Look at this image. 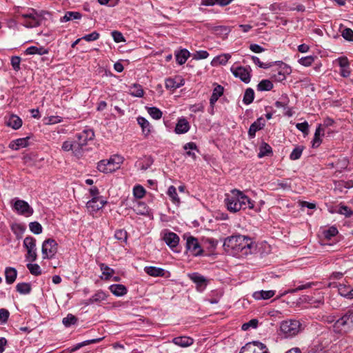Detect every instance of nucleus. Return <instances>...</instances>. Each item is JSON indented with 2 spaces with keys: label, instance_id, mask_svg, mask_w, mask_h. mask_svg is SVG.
Wrapping results in <instances>:
<instances>
[{
  "label": "nucleus",
  "instance_id": "f257e3e1",
  "mask_svg": "<svg viewBox=\"0 0 353 353\" xmlns=\"http://www.w3.org/2000/svg\"><path fill=\"white\" fill-rule=\"evenodd\" d=\"M223 246L228 254L243 257L252 252L253 242L246 236L237 234L226 238Z\"/></svg>",
  "mask_w": 353,
  "mask_h": 353
},
{
  "label": "nucleus",
  "instance_id": "f03ea898",
  "mask_svg": "<svg viewBox=\"0 0 353 353\" xmlns=\"http://www.w3.org/2000/svg\"><path fill=\"white\" fill-rule=\"evenodd\" d=\"M225 203L228 210L231 212L254 208V204L250 199L236 189L232 190L230 194H226Z\"/></svg>",
  "mask_w": 353,
  "mask_h": 353
},
{
  "label": "nucleus",
  "instance_id": "7ed1b4c3",
  "mask_svg": "<svg viewBox=\"0 0 353 353\" xmlns=\"http://www.w3.org/2000/svg\"><path fill=\"white\" fill-rule=\"evenodd\" d=\"M18 13L21 24L28 28H32L41 25L42 19L47 12L43 10L37 11L34 8H29L26 12H19Z\"/></svg>",
  "mask_w": 353,
  "mask_h": 353
},
{
  "label": "nucleus",
  "instance_id": "20e7f679",
  "mask_svg": "<svg viewBox=\"0 0 353 353\" xmlns=\"http://www.w3.org/2000/svg\"><path fill=\"white\" fill-rule=\"evenodd\" d=\"M270 69V78L274 81L281 82L286 78V74H289V68L282 61H276L274 63H266V70Z\"/></svg>",
  "mask_w": 353,
  "mask_h": 353
},
{
  "label": "nucleus",
  "instance_id": "39448f33",
  "mask_svg": "<svg viewBox=\"0 0 353 353\" xmlns=\"http://www.w3.org/2000/svg\"><path fill=\"white\" fill-rule=\"evenodd\" d=\"M336 333L345 334L353 329V310H348L333 325Z\"/></svg>",
  "mask_w": 353,
  "mask_h": 353
},
{
  "label": "nucleus",
  "instance_id": "423d86ee",
  "mask_svg": "<svg viewBox=\"0 0 353 353\" xmlns=\"http://www.w3.org/2000/svg\"><path fill=\"white\" fill-rule=\"evenodd\" d=\"M123 162V157L115 154L111 157L109 159H104L100 161L97 164V169L99 171L103 173L112 172L120 168V165Z\"/></svg>",
  "mask_w": 353,
  "mask_h": 353
},
{
  "label": "nucleus",
  "instance_id": "0eeeda50",
  "mask_svg": "<svg viewBox=\"0 0 353 353\" xmlns=\"http://www.w3.org/2000/svg\"><path fill=\"white\" fill-rule=\"evenodd\" d=\"M281 331L285 337H292L298 334L302 330V324L298 320L283 321L280 325Z\"/></svg>",
  "mask_w": 353,
  "mask_h": 353
},
{
  "label": "nucleus",
  "instance_id": "6e6552de",
  "mask_svg": "<svg viewBox=\"0 0 353 353\" xmlns=\"http://www.w3.org/2000/svg\"><path fill=\"white\" fill-rule=\"evenodd\" d=\"M12 210L18 214L29 217L34 213L33 208L24 200L14 198L11 201Z\"/></svg>",
  "mask_w": 353,
  "mask_h": 353
},
{
  "label": "nucleus",
  "instance_id": "1a4fd4ad",
  "mask_svg": "<svg viewBox=\"0 0 353 353\" xmlns=\"http://www.w3.org/2000/svg\"><path fill=\"white\" fill-rule=\"evenodd\" d=\"M23 246L27 250L26 259L30 262L35 261L37 257L36 239L32 236H26L23 240Z\"/></svg>",
  "mask_w": 353,
  "mask_h": 353
},
{
  "label": "nucleus",
  "instance_id": "9d476101",
  "mask_svg": "<svg viewBox=\"0 0 353 353\" xmlns=\"http://www.w3.org/2000/svg\"><path fill=\"white\" fill-rule=\"evenodd\" d=\"M56 241L52 239H48L43 241L42 244V255L43 259H52L57 252Z\"/></svg>",
  "mask_w": 353,
  "mask_h": 353
},
{
  "label": "nucleus",
  "instance_id": "9b49d317",
  "mask_svg": "<svg viewBox=\"0 0 353 353\" xmlns=\"http://www.w3.org/2000/svg\"><path fill=\"white\" fill-rule=\"evenodd\" d=\"M186 248L187 250L194 256H201L203 252L197 239L194 236L188 237L186 241Z\"/></svg>",
  "mask_w": 353,
  "mask_h": 353
},
{
  "label": "nucleus",
  "instance_id": "f8f14e48",
  "mask_svg": "<svg viewBox=\"0 0 353 353\" xmlns=\"http://www.w3.org/2000/svg\"><path fill=\"white\" fill-rule=\"evenodd\" d=\"M231 72L235 77L239 78L242 81L248 83L250 81V68L242 66L232 67Z\"/></svg>",
  "mask_w": 353,
  "mask_h": 353
},
{
  "label": "nucleus",
  "instance_id": "ddd939ff",
  "mask_svg": "<svg viewBox=\"0 0 353 353\" xmlns=\"http://www.w3.org/2000/svg\"><path fill=\"white\" fill-rule=\"evenodd\" d=\"M190 279L196 285L198 291L202 292L208 284L207 279L198 272L189 274Z\"/></svg>",
  "mask_w": 353,
  "mask_h": 353
},
{
  "label": "nucleus",
  "instance_id": "4468645a",
  "mask_svg": "<svg viewBox=\"0 0 353 353\" xmlns=\"http://www.w3.org/2000/svg\"><path fill=\"white\" fill-rule=\"evenodd\" d=\"M94 137V132L92 129H85L75 135V138L83 144V147L88 144V141L93 140Z\"/></svg>",
  "mask_w": 353,
  "mask_h": 353
},
{
  "label": "nucleus",
  "instance_id": "2eb2a0df",
  "mask_svg": "<svg viewBox=\"0 0 353 353\" xmlns=\"http://www.w3.org/2000/svg\"><path fill=\"white\" fill-rule=\"evenodd\" d=\"M105 203L106 201L102 198H92L87 202L86 208L90 212L93 213L101 209Z\"/></svg>",
  "mask_w": 353,
  "mask_h": 353
},
{
  "label": "nucleus",
  "instance_id": "dca6fc26",
  "mask_svg": "<svg viewBox=\"0 0 353 353\" xmlns=\"http://www.w3.org/2000/svg\"><path fill=\"white\" fill-rule=\"evenodd\" d=\"M144 271L148 275L154 277H167V274H169L165 270L155 266H146L144 268Z\"/></svg>",
  "mask_w": 353,
  "mask_h": 353
},
{
  "label": "nucleus",
  "instance_id": "f3484780",
  "mask_svg": "<svg viewBox=\"0 0 353 353\" xmlns=\"http://www.w3.org/2000/svg\"><path fill=\"white\" fill-rule=\"evenodd\" d=\"M163 240L172 250H174L179 244V237L176 234L169 232L164 234Z\"/></svg>",
  "mask_w": 353,
  "mask_h": 353
},
{
  "label": "nucleus",
  "instance_id": "a211bd4d",
  "mask_svg": "<svg viewBox=\"0 0 353 353\" xmlns=\"http://www.w3.org/2000/svg\"><path fill=\"white\" fill-rule=\"evenodd\" d=\"M265 346L263 343L254 341L252 345H247L241 350V353L244 352H252V353H265Z\"/></svg>",
  "mask_w": 353,
  "mask_h": 353
},
{
  "label": "nucleus",
  "instance_id": "6ab92c4d",
  "mask_svg": "<svg viewBox=\"0 0 353 353\" xmlns=\"http://www.w3.org/2000/svg\"><path fill=\"white\" fill-rule=\"evenodd\" d=\"M190 123L185 118L179 119L174 129L176 134H181L186 133L190 130Z\"/></svg>",
  "mask_w": 353,
  "mask_h": 353
},
{
  "label": "nucleus",
  "instance_id": "aec40b11",
  "mask_svg": "<svg viewBox=\"0 0 353 353\" xmlns=\"http://www.w3.org/2000/svg\"><path fill=\"white\" fill-rule=\"evenodd\" d=\"M265 123L262 117L259 118L250 127L248 130V136L250 139L255 137L256 132L263 128Z\"/></svg>",
  "mask_w": 353,
  "mask_h": 353
},
{
  "label": "nucleus",
  "instance_id": "412c9836",
  "mask_svg": "<svg viewBox=\"0 0 353 353\" xmlns=\"http://www.w3.org/2000/svg\"><path fill=\"white\" fill-rule=\"evenodd\" d=\"M172 343L176 345L180 346L181 347H187L194 343V339L189 336H181L174 337L172 339Z\"/></svg>",
  "mask_w": 353,
  "mask_h": 353
},
{
  "label": "nucleus",
  "instance_id": "4be33fe9",
  "mask_svg": "<svg viewBox=\"0 0 353 353\" xmlns=\"http://www.w3.org/2000/svg\"><path fill=\"white\" fill-rule=\"evenodd\" d=\"M224 88L221 85H216L213 89L212 94L210 99V104L212 108H214V104L218 101L219 97L223 94Z\"/></svg>",
  "mask_w": 353,
  "mask_h": 353
},
{
  "label": "nucleus",
  "instance_id": "5701e85b",
  "mask_svg": "<svg viewBox=\"0 0 353 353\" xmlns=\"http://www.w3.org/2000/svg\"><path fill=\"white\" fill-rule=\"evenodd\" d=\"M324 135V129L321 124L316 128L313 140L312 141V148H318L321 143V137Z\"/></svg>",
  "mask_w": 353,
  "mask_h": 353
},
{
  "label": "nucleus",
  "instance_id": "b1692460",
  "mask_svg": "<svg viewBox=\"0 0 353 353\" xmlns=\"http://www.w3.org/2000/svg\"><path fill=\"white\" fill-rule=\"evenodd\" d=\"M109 289L117 296H122L128 292L126 287L121 284H112L109 287Z\"/></svg>",
  "mask_w": 353,
  "mask_h": 353
},
{
  "label": "nucleus",
  "instance_id": "393cba45",
  "mask_svg": "<svg viewBox=\"0 0 353 353\" xmlns=\"http://www.w3.org/2000/svg\"><path fill=\"white\" fill-rule=\"evenodd\" d=\"M132 208L137 214L145 215L149 213L148 207L145 203L141 201H137L134 202Z\"/></svg>",
  "mask_w": 353,
  "mask_h": 353
},
{
  "label": "nucleus",
  "instance_id": "a878e982",
  "mask_svg": "<svg viewBox=\"0 0 353 353\" xmlns=\"http://www.w3.org/2000/svg\"><path fill=\"white\" fill-rule=\"evenodd\" d=\"M17 276V271L14 268L7 267L5 269L6 281L8 284L13 283Z\"/></svg>",
  "mask_w": 353,
  "mask_h": 353
},
{
  "label": "nucleus",
  "instance_id": "bb28decb",
  "mask_svg": "<svg viewBox=\"0 0 353 353\" xmlns=\"http://www.w3.org/2000/svg\"><path fill=\"white\" fill-rule=\"evenodd\" d=\"M190 55V52L186 49H182L180 51L176 52L175 57L177 63L179 65H183L186 62Z\"/></svg>",
  "mask_w": 353,
  "mask_h": 353
},
{
  "label": "nucleus",
  "instance_id": "cd10ccee",
  "mask_svg": "<svg viewBox=\"0 0 353 353\" xmlns=\"http://www.w3.org/2000/svg\"><path fill=\"white\" fill-rule=\"evenodd\" d=\"M107 294L101 291H97L94 295H92L88 300L87 304H93L94 303H99L105 301L107 299Z\"/></svg>",
  "mask_w": 353,
  "mask_h": 353
},
{
  "label": "nucleus",
  "instance_id": "c85d7f7f",
  "mask_svg": "<svg viewBox=\"0 0 353 353\" xmlns=\"http://www.w3.org/2000/svg\"><path fill=\"white\" fill-rule=\"evenodd\" d=\"M28 145V137L21 138L13 141L10 144V148L18 150L21 148H25Z\"/></svg>",
  "mask_w": 353,
  "mask_h": 353
},
{
  "label": "nucleus",
  "instance_id": "c756f323",
  "mask_svg": "<svg viewBox=\"0 0 353 353\" xmlns=\"http://www.w3.org/2000/svg\"><path fill=\"white\" fill-rule=\"evenodd\" d=\"M137 122L139 125L141 127L143 133L145 136L148 135L151 132V126L149 121L143 117H139L137 118Z\"/></svg>",
  "mask_w": 353,
  "mask_h": 353
},
{
  "label": "nucleus",
  "instance_id": "7c9ffc66",
  "mask_svg": "<svg viewBox=\"0 0 353 353\" xmlns=\"http://www.w3.org/2000/svg\"><path fill=\"white\" fill-rule=\"evenodd\" d=\"M49 52V50L48 49H46L43 47H37V46H30L29 48H28L26 50V53L27 54H39V55H43V54H46Z\"/></svg>",
  "mask_w": 353,
  "mask_h": 353
},
{
  "label": "nucleus",
  "instance_id": "2f4dec72",
  "mask_svg": "<svg viewBox=\"0 0 353 353\" xmlns=\"http://www.w3.org/2000/svg\"><path fill=\"white\" fill-rule=\"evenodd\" d=\"M183 149L186 150V155L190 157L192 159H196V155L194 152L190 150H196L199 152L198 148L195 143L189 142L184 145Z\"/></svg>",
  "mask_w": 353,
  "mask_h": 353
},
{
  "label": "nucleus",
  "instance_id": "473e14b6",
  "mask_svg": "<svg viewBox=\"0 0 353 353\" xmlns=\"http://www.w3.org/2000/svg\"><path fill=\"white\" fill-rule=\"evenodd\" d=\"M167 194L170 196L172 202L174 204H175L176 205H179L180 204V203H181L180 199H179V197L178 196V194L176 192V188L174 185H170L168 188Z\"/></svg>",
  "mask_w": 353,
  "mask_h": 353
},
{
  "label": "nucleus",
  "instance_id": "72a5a7b5",
  "mask_svg": "<svg viewBox=\"0 0 353 353\" xmlns=\"http://www.w3.org/2000/svg\"><path fill=\"white\" fill-rule=\"evenodd\" d=\"M82 14L79 12L68 11L65 13V15L61 18V22H67L74 19H80Z\"/></svg>",
  "mask_w": 353,
  "mask_h": 353
},
{
  "label": "nucleus",
  "instance_id": "f704fd0d",
  "mask_svg": "<svg viewBox=\"0 0 353 353\" xmlns=\"http://www.w3.org/2000/svg\"><path fill=\"white\" fill-rule=\"evenodd\" d=\"M130 94L136 97H142L144 94V91L141 85L134 83L130 87Z\"/></svg>",
  "mask_w": 353,
  "mask_h": 353
},
{
  "label": "nucleus",
  "instance_id": "c9c22d12",
  "mask_svg": "<svg viewBox=\"0 0 353 353\" xmlns=\"http://www.w3.org/2000/svg\"><path fill=\"white\" fill-rule=\"evenodd\" d=\"M231 56L228 54H223L214 57L212 61V65H225Z\"/></svg>",
  "mask_w": 353,
  "mask_h": 353
},
{
  "label": "nucleus",
  "instance_id": "e433bc0d",
  "mask_svg": "<svg viewBox=\"0 0 353 353\" xmlns=\"http://www.w3.org/2000/svg\"><path fill=\"white\" fill-rule=\"evenodd\" d=\"M8 125L13 129H19L22 125V120L17 115H12L8 121Z\"/></svg>",
  "mask_w": 353,
  "mask_h": 353
},
{
  "label": "nucleus",
  "instance_id": "4c0bfd02",
  "mask_svg": "<svg viewBox=\"0 0 353 353\" xmlns=\"http://www.w3.org/2000/svg\"><path fill=\"white\" fill-rule=\"evenodd\" d=\"M73 145V154L74 156L79 157L83 153V144L78 141L77 138L74 141H72Z\"/></svg>",
  "mask_w": 353,
  "mask_h": 353
},
{
  "label": "nucleus",
  "instance_id": "58836bf2",
  "mask_svg": "<svg viewBox=\"0 0 353 353\" xmlns=\"http://www.w3.org/2000/svg\"><path fill=\"white\" fill-rule=\"evenodd\" d=\"M16 290L21 294H28L31 292V285L28 283H19L16 285Z\"/></svg>",
  "mask_w": 353,
  "mask_h": 353
},
{
  "label": "nucleus",
  "instance_id": "ea45409f",
  "mask_svg": "<svg viewBox=\"0 0 353 353\" xmlns=\"http://www.w3.org/2000/svg\"><path fill=\"white\" fill-rule=\"evenodd\" d=\"M148 113L154 119L158 120L162 117V112L156 107H146Z\"/></svg>",
  "mask_w": 353,
  "mask_h": 353
},
{
  "label": "nucleus",
  "instance_id": "a19ab883",
  "mask_svg": "<svg viewBox=\"0 0 353 353\" xmlns=\"http://www.w3.org/2000/svg\"><path fill=\"white\" fill-rule=\"evenodd\" d=\"M254 97V90L252 88H248L245 91L243 101L245 104L249 105L253 101Z\"/></svg>",
  "mask_w": 353,
  "mask_h": 353
},
{
  "label": "nucleus",
  "instance_id": "79ce46f5",
  "mask_svg": "<svg viewBox=\"0 0 353 353\" xmlns=\"http://www.w3.org/2000/svg\"><path fill=\"white\" fill-rule=\"evenodd\" d=\"M184 84L183 80L181 81V83H177L174 79L169 78L165 80V88L170 90H175L180 88Z\"/></svg>",
  "mask_w": 353,
  "mask_h": 353
},
{
  "label": "nucleus",
  "instance_id": "37998d69",
  "mask_svg": "<svg viewBox=\"0 0 353 353\" xmlns=\"http://www.w3.org/2000/svg\"><path fill=\"white\" fill-rule=\"evenodd\" d=\"M100 269L102 271L103 274L105 276V279L106 280L110 279L114 273V270L113 269L104 263L100 264Z\"/></svg>",
  "mask_w": 353,
  "mask_h": 353
},
{
  "label": "nucleus",
  "instance_id": "c03bdc74",
  "mask_svg": "<svg viewBox=\"0 0 353 353\" xmlns=\"http://www.w3.org/2000/svg\"><path fill=\"white\" fill-rule=\"evenodd\" d=\"M304 147L302 145L296 146L290 154V159L292 161L298 160L301 158Z\"/></svg>",
  "mask_w": 353,
  "mask_h": 353
},
{
  "label": "nucleus",
  "instance_id": "a18cd8bd",
  "mask_svg": "<svg viewBox=\"0 0 353 353\" xmlns=\"http://www.w3.org/2000/svg\"><path fill=\"white\" fill-rule=\"evenodd\" d=\"M77 318L72 314H68L65 318L63 319L62 323L66 327H70L72 325H74L77 322Z\"/></svg>",
  "mask_w": 353,
  "mask_h": 353
},
{
  "label": "nucleus",
  "instance_id": "49530a36",
  "mask_svg": "<svg viewBox=\"0 0 353 353\" xmlns=\"http://www.w3.org/2000/svg\"><path fill=\"white\" fill-rule=\"evenodd\" d=\"M338 290L340 295L347 299H350V286L345 284H339L338 285Z\"/></svg>",
  "mask_w": 353,
  "mask_h": 353
},
{
  "label": "nucleus",
  "instance_id": "de8ad7c7",
  "mask_svg": "<svg viewBox=\"0 0 353 353\" xmlns=\"http://www.w3.org/2000/svg\"><path fill=\"white\" fill-rule=\"evenodd\" d=\"M29 228H30V230L35 234H39L43 231V228H42L41 225L37 221H34V222L30 223Z\"/></svg>",
  "mask_w": 353,
  "mask_h": 353
},
{
  "label": "nucleus",
  "instance_id": "09e8293b",
  "mask_svg": "<svg viewBox=\"0 0 353 353\" xmlns=\"http://www.w3.org/2000/svg\"><path fill=\"white\" fill-rule=\"evenodd\" d=\"M114 237L121 242L126 243L128 239V233L125 230H117L115 231Z\"/></svg>",
  "mask_w": 353,
  "mask_h": 353
},
{
  "label": "nucleus",
  "instance_id": "8fccbe9b",
  "mask_svg": "<svg viewBox=\"0 0 353 353\" xmlns=\"http://www.w3.org/2000/svg\"><path fill=\"white\" fill-rule=\"evenodd\" d=\"M145 190L140 185H135L133 188V194L137 199H141L145 196Z\"/></svg>",
  "mask_w": 353,
  "mask_h": 353
},
{
  "label": "nucleus",
  "instance_id": "3c124183",
  "mask_svg": "<svg viewBox=\"0 0 353 353\" xmlns=\"http://www.w3.org/2000/svg\"><path fill=\"white\" fill-rule=\"evenodd\" d=\"M27 268L30 272L34 276H39L41 274L40 266L37 263H28L27 264Z\"/></svg>",
  "mask_w": 353,
  "mask_h": 353
},
{
  "label": "nucleus",
  "instance_id": "603ef678",
  "mask_svg": "<svg viewBox=\"0 0 353 353\" xmlns=\"http://www.w3.org/2000/svg\"><path fill=\"white\" fill-rule=\"evenodd\" d=\"M258 325V320L256 319H253L250 321L245 323L242 325L241 329L244 331H247L250 330V327L256 328Z\"/></svg>",
  "mask_w": 353,
  "mask_h": 353
},
{
  "label": "nucleus",
  "instance_id": "864d4df0",
  "mask_svg": "<svg viewBox=\"0 0 353 353\" xmlns=\"http://www.w3.org/2000/svg\"><path fill=\"white\" fill-rule=\"evenodd\" d=\"M296 128L301 131L304 135H307L309 133V125L307 121L296 123Z\"/></svg>",
  "mask_w": 353,
  "mask_h": 353
},
{
  "label": "nucleus",
  "instance_id": "5fc2aeb1",
  "mask_svg": "<svg viewBox=\"0 0 353 353\" xmlns=\"http://www.w3.org/2000/svg\"><path fill=\"white\" fill-rule=\"evenodd\" d=\"M10 62L14 70L19 71L20 70L21 58L19 57H12Z\"/></svg>",
  "mask_w": 353,
  "mask_h": 353
},
{
  "label": "nucleus",
  "instance_id": "6e6d98bb",
  "mask_svg": "<svg viewBox=\"0 0 353 353\" xmlns=\"http://www.w3.org/2000/svg\"><path fill=\"white\" fill-rule=\"evenodd\" d=\"M338 233V230L335 227H331L329 229L324 231L323 234L325 238L330 239L332 237L336 236Z\"/></svg>",
  "mask_w": 353,
  "mask_h": 353
},
{
  "label": "nucleus",
  "instance_id": "4d7b16f0",
  "mask_svg": "<svg viewBox=\"0 0 353 353\" xmlns=\"http://www.w3.org/2000/svg\"><path fill=\"white\" fill-rule=\"evenodd\" d=\"M214 30L219 34L228 35L230 32V28L225 26H219L214 27Z\"/></svg>",
  "mask_w": 353,
  "mask_h": 353
},
{
  "label": "nucleus",
  "instance_id": "13d9d810",
  "mask_svg": "<svg viewBox=\"0 0 353 353\" xmlns=\"http://www.w3.org/2000/svg\"><path fill=\"white\" fill-rule=\"evenodd\" d=\"M314 61V57L312 56H307L302 57L299 60V63L304 66H310Z\"/></svg>",
  "mask_w": 353,
  "mask_h": 353
},
{
  "label": "nucleus",
  "instance_id": "bf43d9fd",
  "mask_svg": "<svg viewBox=\"0 0 353 353\" xmlns=\"http://www.w3.org/2000/svg\"><path fill=\"white\" fill-rule=\"evenodd\" d=\"M99 38V34L96 31H94L90 34H85L81 37L82 39H83L86 41H89V42L96 41Z\"/></svg>",
  "mask_w": 353,
  "mask_h": 353
},
{
  "label": "nucleus",
  "instance_id": "052dcab7",
  "mask_svg": "<svg viewBox=\"0 0 353 353\" xmlns=\"http://www.w3.org/2000/svg\"><path fill=\"white\" fill-rule=\"evenodd\" d=\"M208 56L209 53L206 50H199L193 54V59L196 60L205 59Z\"/></svg>",
  "mask_w": 353,
  "mask_h": 353
},
{
  "label": "nucleus",
  "instance_id": "680f3d73",
  "mask_svg": "<svg viewBox=\"0 0 353 353\" xmlns=\"http://www.w3.org/2000/svg\"><path fill=\"white\" fill-rule=\"evenodd\" d=\"M343 37L349 41H353V31L350 28H345L342 32Z\"/></svg>",
  "mask_w": 353,
  "mask_h": 353
},
{
  "label": "nucleus",
  "instance_id": "e2e57ef3",
  "mask_svg": "<svg viewBox=\"0 0 353 353\" xmlns=\"http://www.w3.org/2000/svg\"><path fill=\"white\" fill-rule=\"evenodd\" d=\"M10 316V312L5 308L0 309V323H5L7 322Z\"/></svg>",
  "mask_w": 353,
  "mask_h": 353
},
{
  "label": "nucleus",
  "instance_id": "0e129e2a",
  "mask_svg": "<svg viewBox=\"0 0 353 353\" xmlns=\"http://www.w3.org/2000/svg\"><path fill=\"white\" fill-rule=\"evenodd\" d=\"M278 186L283 190L291 188V179H285L281 181H278Z\"/></svg>",
  "mask_w": 353,
  "mask_h": 353
},
{
  "label": "nucleus",
  "instance_id": "69168bd1",
  "mask_svg": "<svg viewBox=\"0 0 353 353\" xmlns=\"http://www.w3.org/2000/svg\"><path fill=\"white\" fill-rule=\"evenodd\" d=\"M111 34H112L114 41L116 43H120V42L125 41L124 37L121 32L114 30V31H112Z\"/></svg>",
  "mask_w": 353,
  "mask_h": 353
},
{
  "label": "nucleus",
  "instance_id": "338daca9",
  "mask_svg": "<svg viewBox=\"0 0 353 353\" xmlns=\"http://www.w3.org/2000/svg\"><path fill=\"white\" fill-rule=\"evenodd\" d=\"M12 229L17 234L18 239L21 237L19 235H21L26 230L25 227L20 224H17L14 226H12Z\"/></svg>",
  "mask_w": 353,
  "mask_h": 353
},
{
  "label": "nucleus",
  "instance_id": "774afa93",
  "mask_svg": "<svg viewBox=\"0 0 353 353\" xmlns=\"http://www.w3.org/2000/svg\"><path fill=\"white\" fill-rule=\"evenodd\" d=\"M339 213L345 215L346 217H350L353 212L346 205H341L339 209Z\"/></svg>",
  "mask_w": 353,
  "mask_h": 353
}]
</instances>
